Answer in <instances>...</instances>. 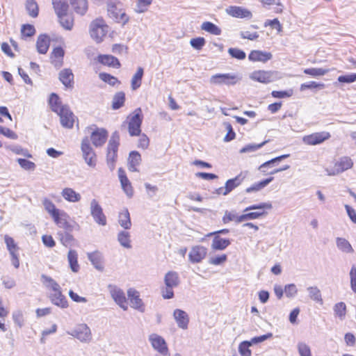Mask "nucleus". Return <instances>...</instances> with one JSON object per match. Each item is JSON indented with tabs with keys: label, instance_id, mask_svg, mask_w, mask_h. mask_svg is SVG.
Instances as JSON below:
<instances>
[{
	"label": "nucleus",
	"instance_id": "774afa93",
	"mask_svg": "<svg viewBox=\"0 0 356 356\" xmlns=\"http://www.w3.org/2000/svg\"><path fill=\"white\" fill-rule=\"evenodd\" d=\"M338 81L340 83H353L356 81V74L352 73L346 75H341L338 77Z\"/></svg>",
	"mask_w": 356,
	"mask_h": 356
},
{
	"label": "nucleus",
	"instance_id": "b1692460",
	"mask_svg": "<svg viewBox=\"0 0 356 356\" xmlns=\"http://www.w3.org/2000/svg\"><path fill=\"white\" fill-rule=\"evenodd\" d=\"M64 54V50L60 47H57L54 49L51 59V63L55 67L59 68L62 66Z\"/></svg>",
	"mask_w": 356,
	"mask_h": 356
},
{
	"label": "nucleus",
	"instance_id": "cd10ccee",
	"mask_svg": "<svg viewBox=\"0 0 356 356\" xmlns=\"http://www.w3.org/2000/svg\"><path fill=\"white\" fill-rule=\"evenodd\" d=\"M111 296L115 302L124 311L128 308L127 301L123 291H111Z\"/></svg>",
	"mask_w": 356,
	"mask_h": 356
},
{
	"label": "nucleus",
	"instance_id": "bb28decb",
	"mask_svg": "<svg viewBox=\"0 0 356 356\" xmlns=\"http://www.w3.org/2000/svg\"><path fill=\"white\" fill-rule=\"evenodd\" d=\"M51 302L62 308L67 307V301L66 298L61 293V291H54L50 295Z\"/></svg>",
	"mask_w": 356,
	"mask_h": 356
},
{
	"label": "nucleus",
	"instance_id": "de8ad7c7",
	"mask_svg": "<svg viewBox=\"0 0 356 356\" xmlns=\"http://www.w3.org/2000/svg\"><path fill=\"white\" fill-rule=\"evenodd\" d=\"M61 26L66 30H71L73 26V19L67 14L57 15Z\"/></svg>",
	"mask_w": 356,
	"mask_h": 356
},
{
	"label": "nucleus",
	"instance_id": "79ce46f5",
	"mask_svg": "<svg viewBox=\"0 0 356 356\" xmlns=\"http://www.w3.org/2000/svg\"><path fill=\"white\" fill-rule=\"evenodd\" d=\"M128 297L130 300L131 306L136 309H140L143 306L142 300L139 298L138 291H127Z\"/></svg>",
	"mask_w": 356,
	"mask_h": 356
},
{
	"label": "nucleus",
	"instance_id": "052dcab7",
	"mask_svg": "<svg viewBox=\"0 0 356 356\" xmlns=\"http://www.w3.org/2000/svg\"><path fill=\"white\" fill-rule=\"evenodd\" d=\"M206 43L205 39L202 37L193 38L190 41L191 45L197 50H200Z\"/></svg>",
	"mask_w": 356,
	"mask_h": 356
},
{
	"label": "nucleus",
	"instance_id": "680f3d73",
	"mask_svg": "<svg viewBox=\"0 0 356 356\" xmlns=\"http://www.w3.org/2000/svg\"><path fill=\"white\" fill-rule=\"evenodd\" d=\"M13 319L15 324L19 327H22L24 325V315L21 310H16L13 313Z\"/></svg>",
	"mask_w": 356,
	"mask_h": 356
},
{
	"label": "nucleus",
	"instance_id": "6ab92c4d",
	"mask_svg": "<svg viewBox=\"0 0 356 356\" xmlns=\"http://www.w3.org/2000/svg\"><path fill=\"white\" fill-rule=\"evenodd\" d=\"M248 175V172H241L239 175L236 176L233 179H228L225 182V193H228V194L232 192L236 187L240 186L243 180L245 179Z\"/></svg>",
	"mask_w": 356,
	"mask_h": 356
},
{
	"label": "nucleus",
	"instance_id": "1a4fd4ad",
	"mask_svg": "<svg viewBox=\"0 0 356 356\" xmlns=\"http://www.w3.org/2000/svg\"><path fill=\"white\" fill-rule=\"evenodd\" d=\"M250 79L262 83H269L276 79V72L273 71L257 70L250 74Z\"/></svg>",
	"mask_w": 356,
	"mask_h": 356
},
{
	"label": "nucleus",
	"instance_id": "72a5a7b5",
	"mask_svg": "<svg viewBox=\"0 0 356 356\" xmlns=\"http://www.w3.org/2000/svg\"><path fill=\"white\" fill-rule=\"evenodd\" d=\"M67 260L71 270L74 273H77L80 267L78 264V254L76 250H70L68 252Z\"/></svg>",
	"mask_w": 356,
	"mask_h": 356
},
{
	"label": "nucleus",
	"instance_id": "f03ea898",
	"mask_svg": "<svg viewBox=\"0 0 356 356\" xmlns=\"http://www.w3.org/2000/svg\"><path fill=\"white\" fill-rule=\"evenodd\" d=\"M107 11L108 16L118 23L125 25L129 20V16L122 10L120 3L111 0L108 3Z\"/></svg>",
	"mask_w": 356,
	"mask_h": 356
},
{
	"label": "nucleus",
	"instance_id": "5fc2aeb1",
	"mask_svg": "<svg viewBox=\"0 0 356 356\" xmlns=\"http://www.w3.org/2000/svg\"><path fill=\"white\" fill-rule=\"evenodd\" d=\"M328 72V70L323 68H307L304 70V73L312 76H323Z\"/></svg>",
	"mask_w": 356,
	"mask_h": 356
},
{
	"label": "nucleus",
	"instance_id": "4d7b16f0",
	"mask_svg": "<svg viewBox=\"0 0 356 356\" xmlns=\"http://www.w3.org/2000/svg\"><path fill=\"white\" fill-rule=\"evenodd\" d=\"M17 161L20 167L26 170H34L35 169L36 165L32 161L25 159H17Z\"/></svg>",
	"mask_w": 356,
	"mask_h": 356
},
{
	"label": "nucleus",
	"instance_id": "c9c22d12",
	"mask_svg": "<svg viewBox=\"0 0 356 356\" xmlns=\"http://www.w3.org/2000/svg\"><path fill=\"white\" fill-rule=\"evenodd\" d=\"M118 222L120 226L124 229H129L131 228V222L130 214L127 209H124L120 213Z\"/></svg>",
	"mask_w": 356,
	"mask_h": 356
},
{
	"label": "nucleus",
	"instance_id": "4c0bfd02",
	"mask_svg": "<svg viewBox=\"0 0 356 356\" xmlns=\"http://www.w3.org/2000/svg\"><path fill=\"white\" fill-rule=\"evenodd\" d=\"M337 247L342 252L352 253L354 250L350 243L344 238L337 237L336 239Z\"/></svg>",
	"mask_w": 356,
	"mask_h": 356
},
{
	"label": "nucleus",
	"instance_id": "338daca9",
	"mask_svg": "<svg viewBox=\"0 0 356 356\" xmlns=\"http://www.w3.org/2000/svg\"><path fill=\"white\" fill-rule=\"evenodd\" d=\"M225 127L227 130V133L224 138V140L225 142H229L235 138V132L234 131L230 123L226 122L225 123Z\"/></svg>",
	"mask_w": 356,
	"mask_h": 356
},
{
	"label": "nucleus",
	"instance_id": "603ef678",
	"mask_svg": "<svg viewBox=\"0 0 356 356\" xmlns=\"http://www.w3.org/2000/svg\"><path fill=\"white\" fill-rule=\"evenodd\" d=\"M297 348L300 356H312L310 347L305 342H298Z\"/></svg>",
	"mask_w": 356,
	"mask_h": 356
},
{
	"label": "nucleus",
	"instance_id": "473e14b6",
	"mask_svg": "<svg viewBox=\"0 0 356 356\" xmlns=\"http://www.w3.org/2000/svg\"><path fill=\"white\" fill-rule=\"evenodd\" d=\"M70 3L75 12L81 15H83L88 10L87 0H70Z\"/></svg>",
	"mask_w": 356,
	"mask_h": 356
},
{
	"label": "nucleus",
	"instance_id": "09e8293b",
	"mask_svg": "<svg viewBox=\"0 0 356 356\" xmlns=\"http://www.w3.org/2000/svg\"><path fill=\"white\" fill-rule=\"evenodd\" d=\"M26 9L31 17H36L38 15V6L35 1L27 0L26 2Z\"/></svg>",
	"mask_w": 356,
	"mask_h": 356
},
{
	"label": "nucleus",
	"instance_id": "aec40b11",
	"mask_svg": "<svg viewBox=\"0 0 356 356\" xmlns=\"http://www.w3.org/2000/svg\"><path fill=\"white\" fill-rule=\"evenodd\" d=\"M69 218L68 215L63 211L59 213L56 217L54 218L55 223L59 227L67 232H71L73 229V225H71L67 219Z\"/></svg>",
	"mask_w": 356,
	"mask_h": 356
},
{
	"label": "nucleus",
	"instance_id": "2f4dec72",
	"mask_svg": "<svg viewBox=\"0 0 356 356\" xmlns=\"http://www.w3.org/2000/svg\"><path fill=\"white\" fill-rule=\"evenodd\" d=\"M120 145V134L115 131H114L108 143L107 152H115L118 154V147Z\"/></svg>",
	"mask_w": 356,
	"mask_h": 356
},
{
	"label": "nucleus",
	"instance_id": "0eeeda50",
	"mask_svg": "<svg viewBox=\"0 0 356 356\" xmlns=\"http://www.w3.org/2000/svg\"><path fill=\"white\" fill-rule=\"evenodd\" d=\"M81 149L83 158L87 165L91 168H95L97 164V155L92 149L88 137H84L82 139Z\"/></svg>",
	"mask_w": 356,
	"mask_h": 356
},
{
	"label": "nucleus",
	"instance_id": "3c124183",
	"mask_svg": "<svg viewBox=\"0 0 356 356\" xmlns=\"http://www.w3.org/2000/svg\"><path fill=\"white\" fill-rule=\"evenodd\" d=\"M99 76L104 82L107 83L112 86H115L116 83H120L116 77L111 75L110 74L102 72L99 74Z\"/></svg>",
	"mask_w": 356,
	"mask_h": 356
},
{
	"label": "nucleus",
	"instance_id": "423d86ee",
	"mask_svg": "<svg viewBox=\"0 0 356 356\" xmlns=\"http://www.w3.org/2000/svg\"><path fill=\"white\" fill-rule=\"evenodd\" d=\"M88 130L90 131V140L95 147H102L106 142L108 133L104 128L97 127V125L92 124L89 127Z\"/></svg>",
	"mask_w": 356,
	"mask_h": 356
},
{
	"label": "nucleus",
	"instance_id": "f8f14e48",
	"mask_svg": "<svg viewBox=\"0 0 356 356\" xmlns=\"http://www.w3.org/2000/svg\"><path fill=\"white\" fill-rule=\"evenodd\" d=\"M149 340L152 347L159 353L163 356H169L167 344L162 337L156 334H152L149 337Z\"/></svg>",
	"mask_w": 356,
	"mask_h": 356
},
{
	"label": "nucleus",
	"instance_id": "f704fd0d",
	"mask_svg": "<svg viewBox=\"0 0 356 356\" xmlns=\"http://www.w3.org/2000/svg\"><path fill=\"white\" fill-rule=\"evenodd\" d=\"M143 74V68L141 67H138L137 71L133 76L131 81V87L133 90H136L140 87Z\"/></svg>",
	"mask_w": 356,
	"mask_h": 356
},
{
	"label": "nucleus",
	"instance_id": "f257e3e1",
	"mask_svg": "<svg viewBox=\"0 0 356 356\" xmlns=\"http://www.w3.org/2000/svg\"><path fill=\"white\" fill-rule=\"evenodd\" d=\"M272 208V204L269 202H264L260 203L259 204H253L251 205L244 209V212L251 211V210H255V209H261V211H254V212H249L247 213H244L241 216H239L238 218H237V223L242 222L243 221H246L248 220H254V219H258L262 216H264L266 213L264 211V209H270Z\"/></svg>",
	"mask_w": 356,
	"mask_h": 356
},
{
	"label": "nucleus",
	"instance_id": "dca6fc26",
	"mask_svg": "<svg viewBox=\"0 0 356 356\" xmlns=\"http://www.w3.org/2000/svg\"><path fill=\"white\" fill-rule=\"evenodd\" d=\"M226 13L234 17L250 19L252 17V13L240 6H229L226 9Z\"/></svg>",
	"mask_w": 356,
	"mask_h": 356
},
{
	"label": "nucleus",
	"instance_id": "9b49d317",
	"mask_svg": "<svg viewBox=\"0 0 356 356\" xmlns=\"http://www.w3.org/2000/svg\"><path fill=\"white\" fill-rule=\"evenodd\" d=\"M68 334L76 338L81 342H89L91 339L90 329L86 324H81L72 332H67Z\"/></svg>",
	"mask_w": 356,
	"mask_h": 356
},
{
	"label": "nucleus",
	"instance_id": "c756f323",
	"mask_svg": "<svg viewBox=\"0 0 356 356\" xmlns=\"http://www.w3.org/2000/svg\"><path fill=\"white\" fill-rule=\"evenodd\" d=\"M98 61L109 67L118 68L120 66L118 59L111 55H100L98 57Z\"/></svg>",
	"mask_w": 356,
	"mask_h": 356
},
{
	"label": "nucleus",
	"instance_id": "39448f33",
	"mask_svg": "<svg viewBox=\"0 0 356 356\" xmlns=\"http://www.w3.org/2000/svg\"><path fill=\"white\" fill-rule=\"evenodd\" d=\"M242 79V76L235 73L216 74L210 78V83L213 85L234 86Z\"/></svg>",
	"mask_w": 356,
	"mask_h": 356
},
{
	"label": "nucleus",
	"instance_id": "5701e85b",
	"mask_svg": "<svg viewBox=\"0 0 356 356\" xmlns=\"http://www.w3.org/2000/svg\"><path fill=\"white\" fill-rule=\"evenodd\" d=\"M50 45V38L47 35L42 34L38 38L36 48L40 54H44L47 52Z\"/></svg>",
	"mask_w": 356,
	"mask_h": 356
},
{
	"label": "nucleus",
	"instance_id": "a18cd8bd",
	"mask_svg": "<svg viewBox=\"0 0 356 356\" xmlns=\"http://www.w3.org/2000/svg\"><path fill=\"white\" fill-rule=\"evenodd\" d=\"M125 101V94L123 92H118L115 94L112 101V108L114 110L121 108Z\"/></svg>",
	"mask_w": 356,
	"mask_h": 356
},
{
	"label": "nucleus",
	"instance_id": "8fccbe9b",
	"mask_svg": "<svg viewBox=\"0 0 356 356\" xmlns=\"http://www.w3.org/2000/svg\"><path fill=\"white\" fill-rule=\"evenodd\" d=\"M4 241L10 254L18 252L19 247L12 237L5 235Z\"/></svg>",
	"mask_w": 356,
	"mask_h": 356
},
{
	"label": "nucleus",
	"instance_id": "7ed1b4c3",
	"mask_svg": "<svg viewBox=\"0 0 356 356\" xmlns=\"http://www.w3.org/2000/svg\"><path fill=\"white\" fill-rule=\"evenodd\" d=\"M108 27L103 19H96L90 25V36L97 43H99L108 33Z\"/></svg>",
	"mask_w": 356,
	"mask_h": 356
},
{
	"label": "nucleus",
	"instance_id": "393cba45",
	"mask_svg": "<svg viewBox=\"0 0 356 356\" xmlns=\"http://www.w3.org/2000/svg\"><path fill=\"white\" fill-rule=\"evenodd\" d=\"M141 162V156L137 151H132L129 153L128 168L131 172H138L137 166Z\"/></svg>",
	"mask_w": 356,
	"mask_h": 356
},
{
	"label": "nucleus",
	"instance_id": "37998d69",
	"mask_svg": "<svg viewBox=\"0 0 356 356\" xmlns=\"http://www.w3.org/2000/svg\"><path fill=\"white\" fill-rule=\"evenodd\" d=\"M165 283L169 288L176 287L179 283L178 274L176 272H168L165 276Z\"/></svg>",
	"mask_w": 356,
	"mask_h": 356
},
{
	"label": "nucleus",
	"instance_id": "f3484780",
	"mask_svg": "<svg viewBox=\"0 0 356 356\" xmlns=\"http://www.w3.org/2000/svg\"><path fill=\"white\" fill-rule=\"evenodd\" d=\"M173 317L177 324V326L183 330L188 328L189 317L184 310L176 309L173 312Z\"/></svg>",
	"mask_w": 356,
	"mask_h": 356
},
{
	"label": "nucleus",
	"instance_id": "412c9836",
	"mask_svg": "<svg viewBox=\"0 0 356 356\" xmlns=\"http://www.w3.org/2000/svg\"><path fill=\"white\" fill-rule=\"evenodd\" d=\"M273 58L270 52L262 51L259 50H253L248 56V58L251 61H260L266 63Z\"/></svg>",
	"mask_w": 356,
	"mask_h": 356
},
{
	"label": "nucleus",
	"instance_id": "c03bdc74",
	"mask_svg": "<svg viewBox=\"0 0 356 356\" xmlns=\"http://www.w3.org/2000/svg\"><path fill=\"white\" fill-rule=\"evenodd\" d=\"M273 179L274 178L273 177H270L264 180H262L258 183H255L250 187L247 188L245 191H246V193H252V192L259 191L261 189L266 187L268 184H270L273 180Z\"/></svg>",
	"mask_w": 356,
	"mask_h": 356
},
{
	"label": "nucleus",
	"instance_id": "13d9d810",
	"mask_svg": "<svg viewBox=\"0 0 356 356\" xmlns=\"http://www.w3.org/2000/svg\"><path fill=\"white\" fill-rule=\"evenodd\" d=\"M228 53L232 58H235L238 60H243L246 56L245 53L243 50L237 48H229L228 49Z\"/></svg>",
	"mask_w": 356,
	"mask_h": 356
},
{
	"label": "nucleus",
	"instance_id": "ea45409f",
	"mask_svg": "<svg viewBox=\"0 0 356 356\" xmlns=\"http://www.w3.org/2000/svg\"><path fill=\"white\" fill-rule=\"evenodd\" d=\"M118 241L122 247L127 249L131 248L130 234L128 232H120L118 234Z\"/></svg>",
	"mask_w": 356,
	"mask_h": 356
},
{
	"label": "nucleus",
	"instance_id": "2eb2a0df",
	"mask_svg": "<svg viewBox=\"0 0 356 356\" xmlns=\"http://www.w3.org/2000/svg\"><path fill=\"white\" fill-rule=\"evenodd\" d=\"M207 249L202 245L193 247L188 254V259L191 263H200L207 256Z\"/></svg>",
	"mask_w": 356,
	"mask_h": 356
},
{
	"label": "nucleus",
	"instance_id": "69168bd1",
	"mask_svg": "<svg viewBox=\"0 0 356 356\" xmlns=\"http://www.w3.org/2000/svg\"><path fill=\"white\" fill-rule=\"evenodd\" d=\"M152 0H137L136 11L137 13H143L147 7L152 3Z\"/></svg>",
	"mask_w": 356,
	"mask_h": 356
},
{
	"label": "nucleus",
	"instance_id": "6e6552de",
	"mask_svg": "<svg viewBox=\"0 0 356 356\" xmlns=\"http://www.w3.org/2000/svg\"><path fill=\"white\" fill-rule=\"evenodd\" d=\"M90 209V214L95 222L99 225L105 226L106 225V217L103 212L102 207L95 199L91 200Z\"/></svg>",
	"mask_w": 356,
	"mask_h": 356
},
{
	"label": "nucleus",
	"instance_id": "9d476101",
	"mask_svg": "<svg viewBox=\"0 0 356 356\" xmlns=\"http://www.w3.org/2000/svg\"><path fill=\"white\" fill-rule=\"evenodd\" d=\"M330 136V134L327 131L316 132L305 136L302 138V141L305 144L308 145H316L328 140Z\"/></svg>",
	"mask_w": 356,
	"mask_h": 356
},
{
	"label": "nucleus",
	"instance_id": "20e7f679",
	"mask_svg": "<svg viewBox=\"0 0 356 356\" xmlns=\"http://www.w3.org/2000/svg\"><path fill=\"white\" fill-rule=\"evenodd\" d=\"M143 115L140 108H136L134 112L128 116V131L131 136H140L141 133V124L143 122Z\"/></svg>",
	"mask_w": 356,
	"mask_h": 356
},
{
	"label": "nucleus",
	"instance_id": "58836bf2",
	"mask_svg": "<svg viewBox=\"0 0 356 356\" xmlns=\"http://www.w3.org/2000/svg\"><path fill=\"white\" fill-rule=\"evenodd\" d=\"M201 29L214 35H220L221 29L211 22H204L201 25Z\"/></svg>",
	"mask_w": 356,
	"mask_h": 356
},
{
	"label": "nucleus",
	"instance_id": "e433bc0d",
	"mask_svg": "<svg viewBox=\"0 0 356 356\" xmlns=\"http://www.w3.org/2000/svg\"><path fill=\"white\" fill-rule=\"evenodd\" d=\"M49 104L52 111L57 113L62 108L67 106V105H63L59 97L56 93H51L49 97Z\"/></svg>",
	"mask_w": 356,
	"mask_h": 356
},
{
	"label": "nucleus",
	"instance_id": "7c9ffc66",
	"mask_svg": "<svg viewBox=\"0 0 356 356\" xmlns=\"http://www.w3.org/2000/svg\"><path fill=\"white\" fill-rule=\"evenodd\" d=\"M63 198L70 202H77L81 200V195L71 188H65L61 193Z\"/></svg>",
	"mask_w": 356,
	"mask_h": 356
},
{
	"label": "nucleus",
	"instance_id": "a19ab883",
	"mask_svg": "<svg viewBox=\"0 0 356 356\" xmlns=\"http://www.w3.org/2000/svg\"><path fill=\"white\" fill-rule=\"evenodd\" d=\"M42 204L45 210L50 214L52 218L56 217V216L62 211L56 209L55 204L47 198L43 200Z\"/></svg>",
	"mask_w": 356,
	"mask_h": 356
},
{
	"label": "nucleus",
	"instance_id": "6e6d98bb",
	"mask_svg": "<svg viewBox=\"0 0 356 356\" xmlns=\"http://www.w3.org/2000/svg\"><path fill=\"white\" fill-rule=\"evenodd\" d=\"M57 6H54V10L57 15H60L67 13L69 6L66 0H63L60 1L57 4Z\"/></svg>",
	"mask_w": 356,
	"mask_h": 356
},
{
	"label": "nucleus",
	"instance_id": "bf43d9fd",
	"mask_svg": "<svg viewBox=\"0 0 356 356\" xmlns=\"http://www.w3.org/2000/svg\"><path fill=\"white\" fill-rule=\"evenodd\" d=\"M118 154L115 152H107L106 162L109 169L112 171L115 167V161L117 159Z\"/></svg>",
	"mask_w": 356,
	"mask_h": 356
},
{
	"label": "nucleus",
	"instance_id": "0e129e2a",
	"mask_svg": "<svg viewBox=\"0 0 356 356\" xmlns=\"http://www.w3.org/2000/svg\"><path fill=\"white\" fill-rule=\"evenodd\" d=\"M266 141H264L260 144H250V145H248L246 146H245L244 147H243L241 150H240V153H246V152H254L257 149H259V148H261V147H263L265 144H266Z\"/></svg>",
	"mask_w": 356,
	"mask_h": 356
},
{
	"label": "nucleus",
	"instance_id": "e2e57ef3",
	"mask_svg": "<svg viewBox=\"0 0 356 356\" xmlns=\"http://www.w3.org/2000/svg\"><path fill=\"white\" fill-rule=\"evenodd\" d=\"M21 33L23 36L31 37L35 33V27L31 24H24L21 29Z\"/></svg>",
	"mask_w": 356,
	"mask_h": 356
},
{
	"label": "nucleus",
	"instance_id": "4468645a",
	"mask_svg": "<svg viewBox=\"0 0 356 356\" xmlns=\"http://www.w3.org/2000/svg\"><path fill=\"white\" fill-rule=\"evenodd\" d=\"M60 117L61 125L67 129L73 127L74 122V115L68 106L62 108L56 113Z\"/></svg>",
	"mask_w": 356,
	"mask_h": 356
},
{
	"label": "nucleus",
	"instance_id": "a878e982",
	"mask_svg": "<svg viewBox=\"0 0 356 356\" xmlns=\"http://www.w3.org/2000/svg\"><path fill=\"white\" fill-rule=\"evenodd\" d=\"M213 239L211 243V248L215 250H223L226 249L230 244L229 239L222 238L219 235H213Z\"/></svg>",
	"mask_w": 356,
	"mask_h": 356
},
{
	"label": "nucleus",
	"instance_id": "4be33fe9",
	"mask_svg": "<svg viewBox=\"0 0 356 356\" xmlns=\"http://www.w3.org/2000/svg\"><path fill=\"white\" fill-rule=\"evenodd\" d=\"M59 80L66 88H72L74 84V74L70 69L66 68L59 73Z\"/></svg>",
	"mask_w": 356,
	"mask_h": 356
},
{
	"label": "nucleus",
	"instance_id": "a211bd4d",
	"mask_svg": "<svg viewBox=\"0 0 356 356\" xmlns=\"http://www.w3.org/2000/svg\"><path fill=\"white\" fill-rule=\"evenodd\" d=\"M289 156V154H284L281 155L280 156L275 157L274 159H272L270 161H268L264 163H262L259 167V170L264 173V174H269V175H274L277 173V168L273 170L270 172H267L266 168H271L273 166L276 165L280 161H281L282 159H286Z\"/></svg>",
	"mask_w": 356,
	"mask_h": 356
},
{
	"label": "nucleus",
	"instance_id": "49530a36",
	"mask_svg": "<svg viewBox=\"0 0 356 356\" xmlns=\"http://www.w3.org/2000/svg\"><path fill=\"white\" fill-rule=\"evenodd\" d=\"M334 316L338 317L341 321H343L346 318V306L343 302H338L334 306Z\"/></svg>",
	"mask_w": 356,
	"mask_h": 356
},
{
	"label": "nucleus",
	"instance_id": "c85d7f7f",
	"mask_svg": "<svg viewBox=\"0 0 356 356\" xmlns=\"http://www.w3.org/2000/svg\"><path fill=\"white\" fill-rule=\"evenodd\" d=\"M88 259L89 261L92 263V264L94 266V267L99 270H103V265H102V259L103 257L102 254L98 252L95 251L93 252L88 253Z\"/></svg>",
	"mask_w": 356,
	"mask_h": 356
},
{
	"label": "nucleus",
	"instance_id": "864d4df0",
	"mask_svg": "<svg viewBox=\"0 0 356 356\" xmlns=\"http://www.w3.org/2000/svg\"><path fill=\"white\" fill-rule=\"evenodd\" d=\"M252 345L249 341H242L238 346V351L240 354L242 356H251V350L249 348Z\"/></svg>",
	"mask_w": 356,
	"mask_h": 356
},
{
	"label": "nucleus",
	"instance_id": "ddd939ff",
	"mask_svg": "<svg viewBox=\"0 0 356 356\" xmlns=\"http://www.w3.org/2000/svg\"><path fill=\"white\" fill-rule=\"evenodd\" d=\"M353 165V163L350 158L348 156H343L338 161L335 165L334 168L329 170L328 169L326 170L327 175L329 176H332L335 175H338L345 170H347L352 168Z\"/></svg>",
	"mask_w": 356,
	"mask_h": 356
}]
</instances>
